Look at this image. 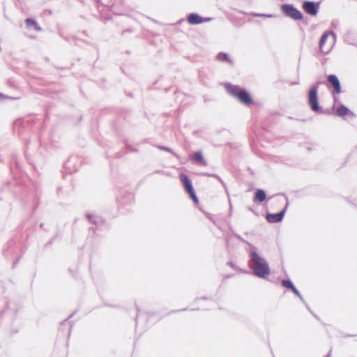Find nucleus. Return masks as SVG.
<instances>
[{"mask_svg":"<svg viewBox=\"0 0 357 357\" xmlns=\"http://www.w3.org/2000/svg\"><path fill=\"white\" fill-rule=\"evenodd\" d=\"M211 18H203L197 14L191 13L188 15V21L190 24H197L203 22H208Z\"/></svg>","mask_w":357,"mask_h":357,"instance_id":"9b49d317","label":"nucleus"},{"mask_svg":"<svg viewBox=\"0 0 357 357\" xmlns=\"http://www.w3.org/2000/svg\"><path fill=\"white\" fill-rule=\"evenodd\" d=\"M255 199L259 200L260 202L266 199V193L263 190L259 189L256 191L255 195Z\"/></svg>","mask_w":357,"mask_h":357,"instance_id":"4468645a","label":"nucleus"},{"mask_svg":"<svg viewBox=\"0 0 357 357\" xmlns=\"http://www.w3.org/2000/svg\"><path fill=\"white\" fill-rule=\"evenodd\" d=\"M255 16H264V17H272V15H262V14H254Z\"/></svg>","mask_w":357,"mask_h":357,"instance_id":"6ab92c4d","label":"nucleus"},{"mask_svg":"<svg viewBox=\"0 0 357 357\" xmlns=\"http://www.w3.org/2000/svg\"><path fill=\"white\" fill-rule=\"evenodd\" d=\"M282 12L288 17L298 20L303 18V14L291 5L284 4L282 6Z\"/></svg>","mask_w":357,"mask_h":357,"instance_id":"0eeeda50","label":"nucleus"},{"mask_svg":"<svg viewBox=\"0 0 357 357\" xmlns=\"http://www.w3.org/2000/svg\"><path fill=\"white\" fill-rule=\"evenodd\" d=\"M293 292L298 296V298L301 299V300H303V297L301 296V294L299 293V291L297 290V289L294 287L292 289Z\"/></svg>","mask_w":357,"mask_h":357,"instance_id":"a211bd4d","label":"nucleus"},{"mask_svg":"<svg viewBox=\"0 0 357 357\" xmlns=\"http://www.w3.org/2000/svg\"><path fill=\"white\" fill-rule=\"evenodd\" d=\"M226 89L228 93L237 98L243 104L250 105L252 103V100L245 90L229 84H226Z\"/></svg>","mask_w":357,"mask_h":357,"instance_id":"f03ea898","label":"nucleus"},{"mask_svg":"<svg viewBox=\"0 0 357 357\" xmlns=\"http://www.w3.org/2000/svg\"><path fill=\"white\" fill-rule=\"evenodd\" d=\"M218 59L220 61H228L229 63H231V61H230L229 58V56L228 54H225V53H220L218 54V55L217 56Z\"/></svg>","mask_w":357,"mask_h":357,"instance_id":"dca6fc26","label":"nucleus"},{"mask_svg":"<svg viewBox=\"0 0 357 357\" xmlns=\"http://www.w3.org/2000/svg\"><path fill=\"white\" fill-rule=\"evenodd\" d=\"M282 284L284 287L292 289L294 285L290 280H282Z\"/></svg>","mask_w":357,"mask_h":357,"instance_id":"f3484780","label":"nucleus"},{"mask_svg":"<svg viewBox=\"0 0 357 357\" xmlns=\"http://www.w3.org/2000/svg\"><path fill=\"white\" fill-rule=\"evenodd\" d=\"M303 8L307 13L311 15H316L318 12L319 6L312 1H305L303 5Z\"/></svg>","mask_w":357,"mask_h":357,"instance_id":"1a4fd4ad","label":"nucleus"},{"mask_svg":"<svg viewBox=\"0 0 357 357\" xmlns=\"http://www.w3.org/2000/svg\"><path fill=\"white\" fill-rule=\"evenodd\" d=\"M319 82L317 83L316 84L313 85L308 94V103L310 105V108L314 112H319L320 109V107L319 106L318 102V89H319Z\"/></svg>","mask_w":357,"mask_h":357,"instance_id":"20e7f679","label":"nucleus"},{"mask_svg":"<svg viewBox=\"0 0 357 357\" xmlns=\"http://www.w3.org/2000/svg\"><path fill=\"white\" fill-rule=\"evenodd\" d=\"M335 40L336 36L333 32L323 34L319 44L321 51L324 54L329 53L335 43Z\"/></svg>","mask_w":357,"mask_h":357,"instance_id":"7ed1b4c3","label":"nucleus"},{"mask_svg":"<svg viewBox=\"0 0 357 357\" xmlns=\"http://www.w3.org/2000/svg\"><path fill=\"white\" fill-rule=\"evenodd\" d=\"M26 23L27 26H29V27L33 26L36 31L41 30L40 27L38 25L36 22L31 19H26Z\"/></svg>","mask_w":357,"mask_h":357,"instance_id":"2eb2a0df","label":"nucleus"},{"mask_svg":"<svg viewBox=\"0 0 357 357\" xmlns=\"http://www.w3.org/2000/svg\"><path fill=\"white\" fill-rule=\"evenodd\" d=\"M328 82L330 86L333 88L332 95L333 96L334 107L338 103L337 94L342 93L340 82L335 75H331L328 77Z\"/></svg>","mask_w":357,"mask_h":357,"instance_id":"39448f33","label":"nucleus"},{"mask_svg":"<svg viewBox=\"0 0 357 357\" xmlns=\"http://www.w3.org/2000/svg\"><path fill=\"white\" fill-rule=\"evenodd\" d=\"M333 108L335 109V114L338 116L344 117L345 119H349V118L354 119L355 117V114L349 110L347 107L340 103L338 100V103Z\"/></svg>","mask_w":357,"mask_h":357,"instance_id":"423d86ee","label":"nucleus"},{"mask_svg":"<svg viewBox=\"0 0 357 357\" xmlns=\"http://www.w3.org/2000/svg\"><path fill=\"white\" fill-rule=\"evenodd\" d=\"M288 203H287L285 208L280 211L278 213L275 214H268L266 215V219L269 222L273 223V222H278L281 221L283 219V217L284 215L286 208L287 207Z\"/></svg>","mask_w":357,"mask_h":357,"instance_id":"9d476101","label":"nucleus"},{"mask_svg":"<svg viewBox=\"0 0 357 357\" xmlns=\"http://www.w3.org/2000/svg\"><path fill=\"white\" fill-rule=\"evenodd\" d=\"M250 266L253 273L261 278H266L270 275V268L266 261L257 253L256 247L250 248Z\"/></svg>","mask_w":357,"mask_h":357,"instance_id":"f257e3e1","label":"nucleus"},{"mask_svg":"<svg viewBox=\"0 0 357 357\" xmlns=\"http://www.w3.org/2000/svg\"><path fill=\"white\" fill-rule=\"evenodd\" d=\"M344 39L349 43H354L355 41V32L347 31L344 34Z\"/></svg>","mask_w":357,"mask_h":357,"instance_id":"ddd939ff","label":"nucleus"},{"mask_svg":"<svg viewBox=\"0 0 357 357\" xmlns=\"http://www.w3.org/2000/svg\"><path fill=\"white\" fill-rule=\"evenodd\" d=\"M2 96H3V95L1 93H0V97H2Z\"/></svg>","mask_w":357,"mask_h":357,"instance_id":"412c9836","label":"nucleus"},{"mask_svg":"<svg viewBox=\"0 0 357 357\" xmlns=\"http://www.w3.org/2000/svg\"><path fill=\"white\" fill-rule=\"evenodd\" d=\"M88 218L89 219L91 220V215H88Z\"/></svg>","mask_w":357,"mask_h":357,"instance_id":"aec40b11","label":"nucleus"},{"mask_svg":"<svg viewBox=\"0 0 357 357\" xmlns=\"http://www.w3.org/2000/svg\"><path fill=\"white\" fill-rule=\"evenodd\" d=\"M181 180L185 187L186 192L190 195L193 201L195 203H197L198 199L195 195L191 181L188 178V177L186 175L183 174H181Z\"/></svg>","mask_w":357,"mask_h":357,"instance_id":"6e6552de","label":"nucleus"},{"mask_svg":"<svg viewBox=\"0 0 357 357\" xmlns=\"http://www.w3.org/2000/svg\"><path fill=\"white\" fill-rule=\"evenodd\" d=\"M192 160L200 165H202L204 166L206 165V162L204 160L203 155L202 152L197 151L192 156Z\"/></svg>","mask_w":357,"mask_h":357,"instance_id":"f8f14e48","label":"nucleus"}]
</instances>
